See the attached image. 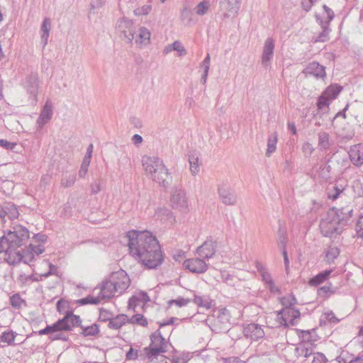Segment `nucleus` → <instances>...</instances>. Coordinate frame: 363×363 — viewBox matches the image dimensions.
I'll return each mask as SVG.
<instances>
[{
	"label": "nucleus",
	"instance_id": "nucleus-24",
	"mask_svg": "<svg viewBox=\"0 0 363 363\" xmlns=\"http://www.w3.org/2000/svg\"><path fill=\"white\" fill-rule=\"evenodd\" d=\"M349 156L354 165L360 167L363 164V144H357L350 147Z\"/></svg>",
	"mask_w": 363,
	"mask_h": 363
},
{
	"label": "nucleus",
	"instance_id": "nucleus-64",
	"mask_svg": "<svg viewBox=\"0 0 363 363\" xmlns=\"http://www.w3.org/2000/svg\"><path fill=\"white\" fill-rule=\"evenodd\" d=\"M127 360H134L138 357V350H134L133 347H130L125 354Z\"/></svg>",
	"mask_w": 363,
	"mask_h": 363
},
{
	"label": "nucleus",
	"instance_id": "nucleus-46",
	"mask_svg": "<svg viewBox=\"0 0 363 363\" xmlns=\"http://www.w3.org/2000/svg\"><path fill=\"white\" fill-rule=\"evenodd\" d=\"M296 302V298L295 296L293 294H289L281 298V303L284 307L283 308H286L288 307H294Z\"/></svg>",
	"mask_w": 363,
	"mask_h": 363
},
{
	"label": "nucleus",
	"instance_id": "nucleus-61",
	"mask_svg": "<svg viewBox=\"0 0 363 363\" xmlns=\"http://www.w3.org/2000/svg\"><path fill=\"white\" fill-rule=\"evenodd\" d=\"M0 146L6 150H13L16 146V143H11L5 139L0 140Z\"/></svg>",
	"mask_w": 363,
	"mask_h": 363
},
{
	"label": "nucleus",
	"instance_id": "nucleus-22",
	"mask_svg": "<svg viewBox=\"0 0 363 363\" xmlns=\"http://www.w3.org/2000/svg\"><path fill=\"white\" fill-rule=\"evenodd\" d=\"M100 292L99 294V298L101 300L110 298L114 296L116 293H117L114 285L109 277L108 279H106L102 281L99 287Z\"/></svg>",
	"mask_w": 363,
	"mask_h": 363
},
{
	"label": "nucleus",
	"instance_id": "nucleus-55",
	"mask_svg": "<svg viewBox=\"0 0 363 363\" xmlns=\"http://www.w3.org/2000/svg\"><path fill=\"white\" fill-rule=\"evenodd\" d=\"M23 301L18 294H15L10 297L11 305L16 308H20Z\"/></svg>",
	"mask_w": 363,
	"mask_h": 363
},
{
	"label": "nucleus",
	"instance_id": "nucleus-10",
	"mask_svg": "<svg viewBox=\"0 0 363 363\" xmlns=\"http://www.w3.org/2000/svg\"><path fill=\"white\" fill-rule=\"evenodd\" d=\"M56 308L60 314L64 315V317H66L67 315L70 316L69 317V320L67 322L70 327V330H72L74 327H78V325H80V323H82L80 317L77 315H74L72 311L68 309L69 304L67 301L62 299L59 300L57 302Z\"/></svg>",
	"mask_w": 363,
	"mask_h": 363
},
{
	"label": "nucleus",
	"instance_id": "nucleus-9",
	"mask_svg": "<svg viewBox=\"0 0 363 363\" xmlns=\"http://www.w3.org/2000/svg\"><path fill=\"white\" fill-rule=\"evenodd\" d=\"M277 315L280 320V324L284 327H289V325H296V319L300 317L301 313L294 307H288L280 310Z\"/></svg>",
	"mask_w": 363,
	"mask_h": 363
},
{
	"label": "nucleus",
	"instance_id": "nucleus-43",
	"mask_svg": "<svg viewBox=\"0 0 363 363\" xmlns=\"http://www.w3.org/2000/svg\"><path fill=\"white\" fill-rule=\"evenodd\" d=\"M331 167L328 164H321L318 170V176L323 179L328 180L330 178Z\"/></svg>",
	"mask_w": 363,
	"mask_h": 363
},
{
	"label": "nucleus",
	"instance_id": "nucleus-1",
	"mask_svg": "<svg viewBox=\"0 0 363 363\" xmlns=\"http://www.w3.org/2000/svg\"><path fill=\"white\" fill-rule=\"evenodd\" d=\"M130 255L148 269H155L163 262L164 257L157 238L149 231H129Z\"/></svg>",
	"mask_w": 363,
	"mask_h": 363
},
{
	"label": "nucleus",
	"instance_id": "nucleus-48",
	"mask_svg": "<svg viewBox=\"0 0 363 363\" xmlns=\"http://www.w3.org/2000/svg\"><path fill=\"white\" fill-rule=\"evenodd\" d=\"M345 188L342 186H334L333 189H329L328 192V197L331 200H336L341 193L343 192Z\"/></svg>",
	"mask_w": 363,
	"mask_h": 363
},
{
	"label": "nucleus",
	"instance_id": "nucleus-51",
	"mask_svg": "<svg viewBox=\"0 0 363 363\" xmlns=\"http://www.w3.org/2000/svg\"><path fill=\"white\" fill-rule=\"evenodd\" d=\"M151 10L152 6L150 4H146L135 9L133 11V13L136 16H146L151 11Z\"/></svg>",
	"mask_w": 363,
	"mask_h": 363
},
{
	"label": "nucleus",
	"instance_id": "nucleus-27",
	"mask_svg": "<svg viewBox=\"0 0 363 363\" xmlns=\"http://www.w3.org/2000/svg\"><path fill=\"white\" fill-rule=\"evenodd\" d=\"M200 154L196 150H192L189 154V162L190 165V171L192 175H196L200 171L201 164L199 160Z\"/></svg>",
	"mask_w": 363,
	"mask_h": 363
},
{
	"label": "nucleus",
	"instance_id": "nucleus-21",
	"mask_svg": "<svg viewBox=\"0 0 363 363\" xmlns=\"http://www.w3.org/2000/svg\"><path fill=\"white\" fill-rule=\"evenodd\" d=\"M149 301L150 298L147 294L144 291H140L130 298L128 301V308L135 311L137 307L143 306Z\"/></svg>",
	"mask_w": 363,
	"mask_h": 363
},
{
	"label": "nucleus",
	"instance_id": "nucleus-42",
	"mask_svg": "<svg viewBox=\"0 0 363 363\" xmlns=\"http://www.w3.org/2000/svg\"><path fill=\"white\" fill-rule=\"evenodd\" d=\"M194 303L196 304L199 307H203L206 309H209L211 308V300L208 296H201L196 294H194Z\"/></svg>",
	"mask_w": 363,
	"mask_h": 363
},
{
	"label": "nucleus",
	"instance_id": "nucleus-57",
	"mask_svg": "<svg viewBox=\"0 0 363 363\" xmlns=\"http://www.w3.org/2000/svg\"><path fill=\"white\" fill-rule=\"evenodd\" d=\"M173 50L178 52V56H184L186 54V51L182 44L181 42L176 40L172 43V48Z\"/></svg>",
	"mask_w": 363,
	"mask_h": 363
},
{
	"label": "nucleus",
	"instance_id": "nucleus-63",
	"mask_svg": "<svg viewBox=\"0 0 363 363\" xmlns=\"http://www.w3.org/2000/svg\"><path fill=\"white\" fill-rule=\"evenodd\" d=\"M323 8L328 16V21H324L328 22V25H330V22L334 18V16H335L334 12L331 9H330L326 5H323Z\"/></svg>",
	"mask_w": 363,
	"mask_h": 363
},
{
	"label": "nucleus",
	"instance_id": "nucleus-16",
	"mask_svg": "<svg viewBox=\"0 0 363 363\" xmlns=\"http://www.w3.org/2000/svg\"><path fill=\"white\" fill-rule=\"evenodd\" d=\"M69 315L66 317H63L59 319L57 322L52 325H48L44 329L40 330L38 332H33L35 334L39 335H51L52 332H58L60 330H70L69 325L67 323L69 320Z\"/></svg>",
	"mask_w": 363,
	"mask_h": 363
},
{
	"label": "nucleus",
	"instance_id": "nucleus-19",
	"mask_svg": "<svg viewBox=\"0 0 363 363\" xmlns=\"http://www.w3.org/2000/svg\"><path fill=\"white\" fill-rule=\"evenodd\" d=\"M216 242L213 240H206L196 250V254L202 259L208 261L216 253Z\"/></svg>",
	"mask_w": 363,
	"mask_h": 363
},
{
	"label": "nucleus",
	"instance_id": "nucleus-31",
	"mask_svg": "<svg viewBox=\"0 0 363 363\" xmlns=\"http://www.w3.org/2000/svg\"><path fill=\"white\" fill-rule=\"evenodd\" d=\"M9 247V241L7 240V237L4 234L3 236H1L0 238V253L5 252L6 255V262L9 264H11V262H10L9 259H10V257L11 259L16 258V254H18V251L11 250L12 252H11V255H10L9 252H8Z\"/></svg>",
	"mask_w": 363,
	"mask_h": 363
},
{
	"label": "nucleus",
	"instance_id": "nucleus-20",
	"mask_svg": "<svg viewBox=\"0 0 363 363\" xmlns=\"http://www.w3.org/2000/svg\"><path fill=\"white\" fill-rule=\"evenodd\" d=\"M274 50V41L272 38H267L264 44L262 54V64L264 67H267L273 58Z\"/></svg>",
	"mask_w": 363,
	"mask_h": 363
},
{
	"label": "nucleus",
	"instance_id": "nucleus-11",
	"mask_svg": "<svg viewBox=\"0 0 363 363\" xmlns=\"http://www.w3.org/2000/svg\"><path fill=\"white\" fill-rule=\"evenodd\" d=\"M206 260L199 257L189 258L183 263V267L194 274H203L208 269Z\"/></svg>",
	"mask_w": 363,
	"mask_h": 363
},
{
	"label": "nucleus",
	"instance_id": "nucleus-47",
	"mask_svg": "<svg viewBox=\"0 0 363 363\" xmlns=\"http://www.w3.org/2000/svg\"><path fill=\"white\" fill-rule=\"evenodd\" d=\"M6 216L9 219L13 220L18 217V211L15 205L12 203H7L6 204Z\"/></svg>",
	"mask_w": 363,
	"mask_h": 363
},
{
	"label": "nucleus",
	"instance_id": "nucleus-23",
	"mask_svg": "<svg viewBox=\"0 0 363 363\" xmlns=\"http://www.w3.org/2000/svg\"><path fill=\"white\" fill-rule=\"evenodd\" d=\"M315 17L317 23H318L320 27L322 28V31L318 34V36L313 38V41L314 43L326 42L329 40L328 35L330 32L328 22H325L319 14H315Z\"/></svg>",
	"mask_w": 363,
	"mask_h": 363
},
{
	"label": "nucleus",
	"instance_id": "nucleus-37",
	"mask_svg": "<svg viewBox=\"0 0 363 363\" xmlns=\"http://www.w3.org/2000/svg\"><path fill=\"white\" fill-rule=\"evenodd\" d=\"M342 87L338 84L330 85L324 91L323 94L330 101L337 98L341 92Z\"/></svg>",
	"mask_w": 363,
	"mask_h": 363
},
{
	"label": "nucleus",
	"instance_id": "nucleus-30",
	"mask_svg": "<svg viewBox=\"0 0 363 363\" xmlns=\"http://www.w3.org/2000/svg\"><path fill=\"white\" fill-rule=\"evenodd\" d=\"M150 32L147 28L140 27L139 28V33L135 39V43L140 47L147 45L150 43Z\"/></svg>",
	"mask_w": 363,
	"mask_h": 363
},
{
	"label": "nucleus",
	"instance_id": "nucleus-50",
	"mask_svg": "<svg viewBox=\"0 0 363 363\" xmlns=\"http://www.w3.org/2000/svg\"><path fill=\"white\" fill-rule=\"evenodd\" d=\"M190 303V299L184 298L183 297H178L176 299H172L168 301V306L170 307L173 305H176L179 308H182L187 306Z\"/></svg>",
	"mask_w": 363,
	"mask_h": 363
},
{
	"label": "nucleus",
	"instance_id": "nucleus-26",
	"mask_svg": "<svg viewBox=\"0 0 363 363\" xmlns=\"http://www.w3.org/2000/svg\"><path fill=\"white\" fill-rule=\"evenodd\" d=\"M303 72L306 74L313 75L316 78H323L326 75L325 67L320 65L317 62L309 63L303 70Z\"/></svg>",
	"mask_w": 363,
	"mask_h": 363
},
{
	"label": "nucleus",
	"instance_id": "nucleus-59",
	"mask_svg": "<svg viewBox=\"0 0 363 363\" xmlns=\"http://www.w3.org/2000/svg\"><path fill=\"white\" fill-rule=\"evenodd\" d=\"M355 236L363 238V216H361L357 222Z\"/></svg>",
	"mask_w": 363,
	"mask_h": 363
},
{
	"label": "nucleus",
	"instance_id": "nucleus-14",
	"mask_svg": "<svg viewBox=\"0 0 363 363\" xmlns=\"http://www.w3.org/2000/svg\"><path fill=\"white\" fill-rule=\"evenodd\" d=\"M116 28L118 32L123 34L125 39L128 43H131L134 39L135 27L132 20L123 18L117 23Z\"/></svg>",
	"mask_w": 363,
	"mask_h": 363
},
{
	"label": "nucleus",
	"instance_id": "nucleus-17",
	"mask_svg": "<svg viewBox=\"0 0 363 363\" xmlns=\"http://www.w3.org/2000/svg\"><path fill=\"white\" fill-rule=\"evenodd\" d=\"M329 212L330 214H333V217L344 227L350 223L352 218L353 208L350 206H347L337 209L336 211L333 208Z\"/></svg>",
	"mask_w": 363,
	"mask_h": 363
},
{
	"label": "nucleus",
	"instance_id": "nucleus-58",
	"mask_svg": "<svg viewBox=\"0 0 363 363\" xmlns=\"http://www.w3.org/2000/svg\"><path fill=\"white\" fill-rule=\"evenodd\" d=\"M91 160L84 159L83 160V162L82 163L80 169L79 171V177H84L88 172V168L90 164Z\"/></svg>",
	"mask_w": 363,
	"mask_h": 363
},
{
	"label": "nucleus",
	"instance_id": "nucleus-12",
	"mask_svg": "<svg viewBox=\"0 0 363 363\" xmlns=\"http://www.w3.org/2000/svg\"><path fill=\"white\" fill-rule=\"evenodd\" d=\"M241 0H220V5L223 11L222 19L235 17L240 10Z\"/></svg>",
	"mask_w": 363,
	"mask_h": 363
},
{
	"label": "nucleus",
	"instance_id": "nucleus-3",
	"mask_svg": "<svg viewBox=\"0 0 363 363\" xmlns=\"http://www.w3.org/2000/svg\"><path fill=\"white\" fill-rule=\"evenodd\" d=\"M5 235L9 243L8 252L10 254L11 250L19 251L18 248L26 245L30 238L29 230L21 225L13 226L7 233H5Z\"/></svg>",
	"mask_w": 363,
	"mask_h": 363
},
{
	"label": "nucleus",
	"instance_id": "nucleus-60",
	"mask_svg": "<svg viewBox=\"0 0 363 363\" xmlns=\"http://www.w3.org/2000/svg\"><path fill=\"white\" fill-rule=\"evenodd\" d=\"M328 361L325 356L320 352L313 354V359L311 363H325Z\"/></svg>",
	"mask_w": 363,
	"mask_h": 363
},
{
	"label": "nucleus",
	"instance_id": "nucleus-39",
	"mask_svg": "<svg viewBox=\"0 0 363 363\" xmlns=\"http://www.w3.org/2000/svg\"><path fill=\"white\" fill-rule=\"evenodd\" d=\"M17 335L18 334L12 330H6L0 335V341L1 342L6 343L8 345H13Z\"/></svg>",
	"mask_w": 363,
	"mask_h": 363
},
{
	"label": "nucleus",
	"instance_id": "nucleus-15",
	"mask_svg": "<svg viewBox=\"0 0 363 363\" xmlns=\"http://www.w3.org/2000/svg\"><path fill=\"white\" fill-rule=\"evenodd\" d=\"M117 293L122 294L130 286V279L124 271L113 272L110 277Z\"/></svg>",
	"mask_w": 363,
	"mask_h": 363
},
{
	"label": "nucleus",
	"instance_id": "nucleus-32",
	"mask_svg": "<svg viewBox=\"0 0 363 363\" xmlns=\"http://www.w3.org/2000/svg\"><path fill=\"white\" fill-rule=\"evenodd\" d=\"M332 272L333 269H327L318 273L309 280L308 284L311 286H318L325 282Z\"/></svg>",
	"mask_w": 363,
	"mask_h": 363
},
{
	"label": "nucleus",
	"instance_id": "nucleus-38",
	"mask_svg": "<svg viewBox=\"0 0 363 363\" xmlns=\"http://www.w3.org/2000/svg\"><path fill=\"white\" fill-rule=\"evenodd\" d=\"M333 143L330 140L329 134L327 132H320L318 133V145L325 150H329Z\"/></svg>",
	"mask_w": 363,
	"mask_h": 363
},
{
	"label": "nucleus",
	"instance_id": "nucleus-25",
	"mask_svg": "<svg viewBox=\"0 0 363 363\" xmlns=\"http://www.w3.org/2000/svg\"><path fill=\"white\" fill-rule=\"evenodd\" d=\"M53 113V108L52 103L50 101H47L43 106L40 116L37 120V124L39 127H43L52 118Z\"/></svg>",
	"mask_w": 363,
	"mask_h": 363
},
{
	"label": "nucleus",
	"instance_id": "nucleus-7",
	"mask_svg": "<svg viewBox=\"0 0 363 363\" xmlns=\"http://www.w3.org/2000/svg\"><path fill=\"white\" fill-rule=\"evenodd\" d=\"M23 87L28 96V100L32 105H36L38 103V96L39 89V78L36 73H32L27 76L23 82Z\"/></svg>",
	"mask_w": 363,
	"mask_h": 363
},
{
	"label": "nucleus",
	"instance_id": "nucleus-54",
	"mask_svg": "<svg viewBox=\"0 0 363 363\" xmlns=\"http://www.w3.org/2000/svg\"><path fill=\"white\" fill-rule=\"evenodd\" d=\"M209 8V3L206 1H203L200 2L196 8V14L199 16H203L206 14Z\"/></svg>",
	"mask_w": 363,
	"mask_h": 363
},
{
	"label": "nucleus",
	"instance_id": "nucleus-33",
	"mask_svg": "<svg viewBox=\"0 0 363 363\" xmlns=\"http://www.w3.org/2000/svg\"><path fill=\"white\" fill-rule=\"evenodd\" d=\"M108 328L111 329L118 330L121 328L123 325L128 321V318L126 315H118L117 316L108 318Z\"/></svg>",
	"mask_w": 363,
	"mask_h": 363
},
{
	"label": "nucleus",
	"instance_id": "nucleus-53",
	"mask_svg": "<svg viewBox=\"0 0 363 363\" xmlns=\"http://www.w3.org/2000/svg\"><path fill=\"white\" fill-rule=\"evenodd\" d=\"M65 331L66 330H60L58 332H52L51 335L49 336V338L52 341H55V340L67 341L68 337L64 333Z\"/></svg>",
	"mask_w": 363,
	"mask_h": 363
},
{
	"label": "nucleus",
	"instance_id": "nucleus-6",
	"mask_svg": "<svg viewBox=\"0 0 363 363\" xmlns=\"http://www.w3.org/2000/svg\"><path fill=\"white\" fill-rule=\"evenodd\" d=\"M320 229L324 237L333 238L340 234L343 227L333 217V214L328 212L326 217L321 219Z\"/></svg>",
	"mask_w": 363,
	"mask_h": 363
},
{
	"label": "nucleus",
	"instance_id": "nucleus-41",
	"mask_svg": "<svg viewBox=\"0 0 363 363\" xmlns=\"http://www.w3.org/2000/svg\"><path fill=\"white\" fill-rule=\"evenodd\" d=\"M82 332L80 333L84 337L95 336L99 333V325L96 323H94L89 326H84L81 324L79 325Z\"/></svg>",
	"mask_w": 363,
	"mask_h": 363
},
{
	"label": "nucleus",
	"instance_id": "nucleus-62",
	"mask_svg": "<svg viewBox=\"0 0 363 363\" xmlns=\"http://www.w3.org/2000/svg\"><path fill=\"white\" fill-rule=\"evenodd\" d=\"M51 29V22L48 18H45L41 25L40 32L41 33H50Z\"/></svg>",
	"mask_w": 363,
	"mask_h": 363
},
{
	"label": "nucleus",
	"instance_id": "nucleus-44",
	"mask_svg": "<svg viewBox=\"0 0 363 363\" xmlns=\"http://www.w3.org/2000/svg\"><path fill=\"white\" fill-rule=\"evenodd\" d=\"M331 101L322 94L318 99L317 106L318 110L325 112L329 107Z\"/></svg>",
	"mask_w": 363,
	"mask_h": 363
},
{
	"label": "nucleus",
	"instance_id": "nucleus-29",
	"mask_svg": "<svg viewBox=\"0 0 363 363\" xmlns=\"http://www.w3.org/2000/svg\"><path fill=\"white\" fill-rule=\"evenodd\" d=\"M157 219H160L162 222L167 224H172L175 218L172 211L167 208H160L155 212Z\"/></svg>",
	"mask_w": 363,
	"mask_h": 363
},
{
	"label": "nucleus",
	"instance_id": "nucleus-49",
	"mask_svg": "<svg viewBox=\"0 0 363 363\" xmlns=\"http://www.w3.org/2000/svg\"><path fill=\"white\" fill-rule=\"evenodd\" d=\"M128 320L132 324H138L141 326H146L147 325V319L142 314L139 313L133 315Z\"/></svg>",
	"mask_w": 363,
	"mask_h": 363
},
{
	"label": "nucleus",
	"instance_id": "nucleus-4",
	"mask_svg": "<svg viewBox=\"0 0 363 363\" xmlns=\"http://www.w3.org/2000/svg\"><path fill=\"white\" fill-rule=\"evenodd\" d=\"M44 251L45 247L41 244L38 245L30 244L26 249L18 251V254H16V258L11 259L10 257L9 259L11 262V265H15L21 262L29 264L34 260L35 255H40L43 253Z\"/></svg>",
	"mask_w": 363,
	"mask_h": 363
},
{
	"label": "nucleus",
	"instance_id": "nucleus-56",
	"mask_svg": "<svg viewBox=\"0 0 363 363\" xmlns=\"http://www.w3.org/2000/svg\"><path fill=\"white\" fill-rule=\"evenodd\" d=\"M301 150L305 157H309L313 154L314 148L310 143L306 142L302 145Z\"/></svg>",
	"mask_w": 363,
	"mask_h": 363
},
{
	"label": "nucleus",
	"instance_id": "nucleus-5",
	"mask_svg": "<svg viewBox=\"0 0 363 363\" xmlns=\"http://www.w3.org/2000/svg\"><path fill=\"white\" fill-rule=\"evenodd\" d=\"M151 343L148 347H145L147 356L150 358L157 357L161 353L167 351V342L165 338L161 335L160 330H157L150 335Z\"/></svg>",
	"mask_w": 363,
	"mask_h": 363
},
{
	"label": "nucleus",
	"instance_id": "nucleus-34",
	"mask_svg": "<svg viewBox=\"0 0 363 363\" xmlns=\"http://www.w3.org/2000/svg\"><path fill=\"white\" fill-rule=\"evenodd\" d=\"M262 280L264 283L266 288H267L272 293H280V289L277 287L272 277L271 274L267 271L260 274Z\"/></svg>",
	"mask_w": 363,
	"mask_h": 363
},
{
	"label": "nucleus",
	"instance_id": "nucleus-28",
	"mask_svg": "<svg viewBox=\"0 0 363 363\" xmlns=\"http://www.w3.org/2000/svg\"><path fill=\"white\" fill-rule=\"evenodd\" d=\"M297 357H308L313 354V344L310 342H300L295 349Z\"/></svg>",
	"mask_w": 363,
	"mask_h": 363
},
{
	"label": "nucleus",
	"instance_id": "nucleus-2",
	"mask_svg": "<svg viewBox=\"0 0 363 363\" xmlns=\"http://www.w3.org/2000/svg\"><path fill=\"white\" fill-rule=\"evenodd\" d=\"M142 164L149 178L163 187L169 186V171L162 159L155 155H145L142 157Z\"/></svg>",
	"mask_w": 363,
	"mask_h": 363
},
{
	"label": "nucleus",
	"instance_id": "nucleus-45",
	"mask_svg": "<svg viewBox=\"0 0 363 363\" xmlns=\"http://www.w3.org/2000/svg\"><path fill=\"white\" fill-rule=\"evenodd\" d=\"M76 181V174L74 173L65 175L61 180V186L64 188H68L74 185Z\"/></svg>",
	"mask_w": 363,
	"mask_h": 363
},
{
	"label": "nucleus",
	"instance_id": "nucleus-8",
	"mask_svg": "<svg viewBox=\"0 0 363 363\" xmlns=\"http://www.w3.org/2000/svg\"><path fill=\"white\" fill-rule=\"evenodd\" d=\"M218 193L221 201L233 206L237 203V196L228 181H222L218 186Z\"/></svg>",
	"mask_w": 363,
	"mask_h": 363
},
{
	"label": "nucleus",
	"instance_id": "nucleus-40",
	"mask_svg": "<svg viewBox=\"0 0 363 363\" xmlns=\"http://www.w3.org/2000/svg\"><path fill=\"white\" fill-rule=\"evenodd\" d=\"M340 255V250L335 246H329L325 251V261L332 263Z\"/></svg>",
	"mask_w": 363,
	"mask_h": 363
},
{
	"label": "nucleus",
	"instance_id": "nucleus-52",
	"mask_svg": "<svg viewBox=\"0 0 363 363\" xmlns=\"http://www.w3.org/2000/svg\"><path fill=\"white\" fill-rule=\"evenodd\" d=\"M101 301V298H99V296L96 297H94L91 296H88L85 298H81L78 300V303L81 305H86V304H98Z\"/></svg>",
	"mask_w": 363,
	"mask_h": 363
},
{
	"label": "nucleus",
	"instance_id": "nucleus-18",
	"mask_svg": "<svg viewBox=\"0 0 363 363\" xmlns=\"http://www.w3.org/2000/svg\"><path fill=\"white\" fill-rule=\"evenodd\" d=\"M243 334L247 338L257 341L264 336L262 326L256 323H250L243 328Z\"/></svg>",
	"mask_w": 363,
	"mask_h": 363
},
{
	"label": "nucleus",
	"instance_id": "nucleus-36",
	"mask_svg": "<svg viewBox=\"0 0 363 363\" xmlns=\"http://www.w3.org/2000/svg\"><path fill=\"white\" fill-rule=\"evenodd\" d=\"M278 142V135L277 132L269 135L267 139V147L266 150V156L270 157L277 150V144Z\"/></svg>",
	"mask_w": 363,
	"mask_h": 363
},
{
	"label": "nucleus",
	"instance_id": "nucleus-35",
	"mask_svg": "<svg viewBox=\"0 0 363 363\" xmlns=\"http://www.w3.org/2000/svg\"><path fill=\"white\" fill-rule=\"evenodd\" d=\"M16 281L19 284L26 286L30 284L32 282L42 281V279H39L38 276L35 274L29 275L23 272H21L18 274Z\"/></svg>",
	"mask_w": 363,
	"mask_h": 363
},
{
	"label": "nucleus",
	"instance_id": "nucleus-13",
	"mask_svg": "<svg viewBox=\"0 0 363 363\" xmlns=\"http://www.w3.org/2000/svg\"><path fill=\"white\" fill-rule=\"evenodd\" d=\"M170 202L174 208L185 212L188 210V202L184 189L175 188L171 195Z\"/></svg>",
	"mask_w": 363,
	"mask_h": 363
}]
</instances>
